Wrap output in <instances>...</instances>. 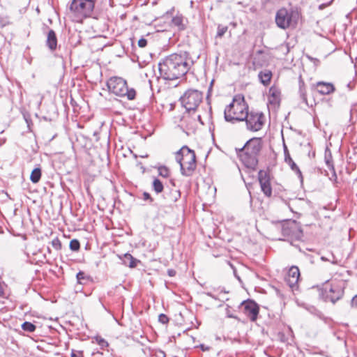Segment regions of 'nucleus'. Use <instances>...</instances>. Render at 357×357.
Here are the masks:
<instances>
[{
    "label": "nucleus",
    "mask_w": 357,
    "mask_h": 357,
    "mask_svg": "<svg viewBox=\"0 0 357 357\" xmlns=\"http://www.w3.org/2000/svg\"><path fill=\"white\" fill-rule=\"evenodd\" d=\"M187 52L172 54L158 63L160 77L165 80H176L185 75L192 66Z\"/></svg>",
    "instance_id": "1"
},
{
    "label": "nucleus",
    "mask_w": 357,
    "mask_h": 357,
    "mask_svg": "<svg viewBox=\"0 0 357 357\" xmlns=\"http://www.w3.org/2000/svg\"><path fill=\"white\" fill-rule=\"evenodd\" d=\"M261 140L260 138H252L247 142L240 150L239 156L244 165L250 168H254L257 162V155L261 149Z\"/></svg>",
    "instance_id": "2"
},
{
    "label": "nucleus",
    "mask_w": 357,
    "mask_h": 357,
    "mask_svg": "<svg viewBox=\"0 0 357 357\" xmlns=\"http://www.w3.org/2000/svg\"><path fill=\"white\" fill-rule=\"evenodd\" d=\"M176 160L180 165L181 172L185 176L192 175L196 169V155L193 150L183 146L176 152Z\"/></svg>",
    "instance_id": "3"
},
{
    "label": "nucleus",
    "mask_w": 357,
    "mask_h": 357,
    "mask_svg": "<svg viewBox=\"0 0 357 357\" xmlns=\"http://www.w3.org/2000/svg\"><path fill=\"white\" fill-rule=\"evenodd\" d=\"M97 0H72L70 12L75 20L82 22L94 14Z\"/></svg>",
    "instance_id": "4"
},
{
    "label": "nucleus",
    "mask_w": 357,
    "mask_h": 357,
    "mask_svg": "<svg viewBox=\"0 0 357 357\" xmlns=\"http://www.w3.org/2000/svg\"><path fill=\"white\" fill-rule=\"evenodd\" d=\"M248 106L243 98L241 100L234 98L233 102L225 109V119L231 123L243 121L248 117Z\"/></svg>",
    "instance_id": "5"
},
{
    "label": "nucleus",
    "mask_w": 357,
    "mask_h": 357,
    "mask_svg": "<svg viewBox=\"0 0 357 357\" xmlns=\"http://www.w3.org/2000/svg\"><path fill=\"white\" fill-rule=\"evenodd\" d=\"M109 91L119 97H126L132 100L135 98L136 91L134 89H129L127 82L119 77H112L107 82Z\"/></svg>",
    "instance_id": "6"
},
{
    "label": "nucleus",
    "mask_w": 357,
    "mask_h": 357,
    "mask_svg": "<svg viewBox=\"0 0 357 357\" xmlns=\"http://www.w3.org/2000/svg\"><path fill=\"white\" fill-rule=\"evenodd\" d=\"M299 14L297 10L282 8L276 13L275 23L280 29H286L290 26H296Z\"/></svg>",
    "instance_id": "7"
},
{
    "label": "nucleus",
    "mask_w": 357,
    "mask_h": 357,
    "mask_svg": "<svg viewBox=\"0 0 357 357\" xmlns=\"http://www.w3.org/2000/svg\"><path fill=\"white\" fill-rule=\"evenodd\" d=\"M202 99V93L195 89L187 90L180 98L181 102L187 112H195Z\"/></svg>",
    "instance_id": "8"
},
{
    "label": "nucleus",
    "mask_w": 357,
    "mask_h": 357,
    "mask_svg": "<svg viewBox=\"0 0 357 357\" xmlns=\"http://www.w3.org/2000/svg\"><path fill=\"white\" fill-rule=\"evenodd\" d=\"M202 118L201 114H196L195 112L191 114V112H186L183 116L180 126L185 128L186 132H193L197 128L199 124L204 125Z\"/></svg>",
    "instance_id": "9"
},
{
    "label": "nucleus",
    "mask_w": 357,
    "mask_h": 357,
    "mask_svg": "<svg viewBox=\"0 0 357 357\" xmlns=\"http://www.w3.org/2000/svg\"><path fill=\"white\" fill-rule=\"evenodd\" d=\"M246 126L249 130L258 131L261 130L265 122V116L261 112H248V117L245 119Z\"/></svg>",
    "instance_id": "10"
},
{
    "label": "nucleus",
    "mask_w": 357,
    "mask_h": 357,
    "mask_svg": "<svg viewBox=\"0 0 357 357\" xmlns=\"http://www.w3.org/2000/svg\"><path fill=\"white\" fill-rule=\"evenodd\" d=\"M343 282H340L339 283H331L328 291H327L328 286H326L325 290L326 291V298L332 303H335L343 295Z\"/></svg>",
    "instance_id": "11"
},
{
    "label": "nucleus",
    "mask_w": 357,
    "mask_h": 357,
    "mask_svg": "<svg viewBox=\"0 0 357 357\" xmlns=\"http://www.w3.org/2000/svg\"><path fill=\"white\" fill-rule=\"evenodd\" d=\"M258 179L262 192L266 196L271 197L272 195V188L268 173L266 171L260 170L258 174Z\"/></svg>",
    "instance_id": "12"
},
{
    "label": "nucleus",
    "mask_w": 357,
    "mask_h": 357,
    "mask_svg": "<svg viewBox=\"0 0 357 357\" xmlns=\"http://www.w3.org/2000/svg\"><path fill=\"white\" fill-rule=\"evenodd\" d=\"M242 305L244 307V313L252 321H256L259 314V306L252 301H243Z\"/></svg>",
    "instance_id": "13"
},
{
    "label": "nucleus",
    "mask_w": 357,
    "mask_h": 357,
    "mask_svg": "<svg viewBox=\"0 0 357 357\" xmlns=\"http://www.w3.org/2000/svg\"><path fill=\"white\" fill-rule=\"evenodd\" d=\"M299 277L300 271L298 268L297 266H291L289 269L284 278V280L289 287L293 289L297 287Z\"/></svg>",
    "instance_id": "14"
},
{
    "label": "nucleus",
    "mask_w": 357,
    "mask_h": 357,
    "mask_svg": "<svg viewBox=\"0 0 357 357\" xmlns=\"http://www.w3.org/2000/svg\"><path fill=\"white\" fill-rule=\"evenodd\" d=\"M284 161L286 163H287L290 168L296 174L298 177L300 178L301 182H303V175L302 173L297 166V165L294 162L292 158L290 156V154L287 150V148L286 146H284Z\"/></svg>",
    "instance_id": "15"
},
{
    "label": "nucleus",
    "mask_w": 357,
    "mask_h": 357,
    "mask_svg": "<svg viewBox=\"0 0 357 357\" xmlns=\"http://www.w3.org/2000/svg\"><path fill=\"white\" fill-rule=\"evenodd\" d=\"M317 91L321 95H328L334 91L335 88L331 83L319 82L316 84Z\"/></svg>",
    "instance_id": "16"
},
{
    "label": "nucleus",
    "mask_w": 357,
    "mask_h": 357,
    "mask_svg": "<svg viewBox=\"0 0 357 357\" xmlns=\"http://www.w3.org/2000/svg\"><path fill=\"white\" fill-rule=\"evenodd\" d=\"M46 45L48 48L53 51L57 47V38L55 32L53 30H50L47 33Z\"/></svg>",
    "instance_id": "17"
},
{
    "label": "nucleus",
    "mask_w": 357,
    "mask_h": 357,
    "mask_svg": "<svg viewBox=\"0 0 357 357\" xmlns=\"http://www.w3.org/2000/svg\"><path fill=\"white\" fill-rule=\"evenodd\" d=\"M280 91L275 87H271L268 93V102L272 105L279 104L280 100Z\"/></svg>",
    "instance_id": "18"
},
{
    "label": "nucleus",
    "mask_w": 357,
    "mask_h": 357,
    "mask_svg": "<svg viewBox=\"0 0 357 357\" xmlns=\"http://www.w3.org/2000/svg\"><path fill=\"white\" fill-rule=\"evenodd\" d=\"M258 77L260 79V82L265 86H267L270 82L272 77V73L268 70H265L264 71H261Z\"/></svg>",
    "instance_id": "19"
},
{
    "label": "nucleus",
    "mask_w": 357,
    "mask_h": 357,
    "mask_svg": "<svg viewBox=\"0 0 357 357\" xmlns=\"http://www.w3.org/2000/svg\"><path fill=\"white\" fill-rule=\"evenodd\" d=\"M124 265L129 266L130 268H134L137 266L139 261L135 259L130 254L126 253L123 255L122 259Z\"/></svg>",
    "instance_id": "20"
},
{
    "label": "nucleus",
    "mask_w": 357,
    "mask_h": 357,
    "mask_svg": "<svg viewBox=\"0 0 357 357\" xmlns=\"http://www.w3.org/2000/svg\"><path fill=\"white\" fill-rule=\"evenodd\" d=\"M298 84H299L298 93H299L300 97L301 98L303 101L307 104V96H306V89H305V83H304L301 76L299 77Z\"/></svg>",
    "instance_id": "21"
},
{
    "label": "nucleus",
    "mask_w": 357,
    "mask_h": 357,
    "mask_svg": "<svg viewBox=\"0 0 357 357\" xmlns=\"http://www.w3.org/2000/svg\"><path fill=\"white\" fill-rule=\"evenodd\" d=\"M325 162L326 163L327 167L329 168V169H331L333 172V175L330 178V179L331 181H333V180L335 181L336 178H337V176H336V174H335V173L334 172L333 165L332 161H331V153H329L328 155L327 153L326 152V154H325Z\"/></svg>",
    "instance_id": "22"
},
{
    "label": "nucleus",
    "mask_w": 357,
    "mask_h": 357,
    "mask_svg": "<svg viewBox=\"0 0 357 357\" xmlns=\"http://www.w3.org/2000/svg\"><path fill=\"white\" fill-rule=\"evenodd\" d=\"M41 177V169L40 168H35L30 176V180L33 183H37Z\"/></svg>",
    "instance_id": "23"
},
{
    "label": "nucleus",
    "mask_w": 357,
    "mask_h": 357,
    "mask_svg": "<svg viewBox=\"0 0 357 357\" xmlns=\"http://www.w3.org/2000/svg\"><path fill=\"white\" fill-rule=\"evenodd\" d=\"M183 18L181 15H176L172 20V23L178 27L179 29H184L185 26L183 24Z\"/></svg>",
    "instance_id": "24"
},
{
    "label": "nucleus",
    "mask_w": 357,
    "mask_h": 357,
    "mask_svg": "<svg viewBox=\"0 0 357 357\" xmlns=\"http://www.w3.org/2000/svg\"><path fill=\"white\" fill-rule=\"evenodd\" d=\"M153 188L154 191L158 194L162 192L164 188L162 183L158 178L153 180Z\"/></svg>",
    "instance_id": "25"
},
{
    "label": "nucleus",
    "mask_w": 357,
    "mask_h": 357,
    "mask_svg": "<svg viewBox=\"0 0 357 357\" xmlns=\"http://www.w3.org/2000/svg\"><path fill=\"white\" fill-rule=\"evenodd\" d=\"M36 328V326L31 322L25 321L22 324V328L27 332H33Z\"/></svg>",
    "instance_id": "26"
},
{
    "label": "nucleus",
    "mask_w": 357,
    "mask_h": 357,
    "mask_svg": "<svg viewBox=\"0 0 357 357\" xmlns=\"http://www.w3.org/2000/svg\"><path fill=\"white\" fill-rule=\"evenodd\" d=\"M160 176L167 178L169 176V169L165 166H160L158 169Z\"/></svg>",
    "instance_id": "27"
},
{
    "label": "nucleus",
    "mask_w": 357,
    "mask_h": 357,
    "mask_svg": "<svg viewBox=\"0 0 357 357\" xmlns=\"http://www.w3.org/2000/svg\"><path fill=\"white\" fill-rule=\"evenodd\" d=\"M69 247L73 251H78L80 248V243L78 240L73 239L70 242Z\"/></svg>",
    "instance_id": "28"
},
{
    "label": "nucleus",
    "mask_w": 357,
    "mask_h": 357,
    "mask_svg": "<svg viewBox=\"0 0 357 357\" xmlns=\"http://www.w3.org/2000/svg\"><path fill=\"white\" fill-rule=\"evenodd\" d=\"M228 27L227 26L218 25L216 37L222 38L227 31Z\"/></svg>",
    "instance_id": "29"
},
{
    "label": "nucleus",
    "mask_w": 357,
    "mask_h": 357,
    "mask_svg": "<svg viewBox=\"0 0 357 357\" xmlns=\"http://www.w3.org/2000/svg\"><path fill=\"white\" fill-rule=\"evenodd\" d=\"M181 197V193L179 190H173L171 192V201L176 202L178 199Z\"/></svg>",
    "instance_id": "30"
},
{
    "label": "nucleus",
    "mask_w": 357,
    "mask_h": 357,
    "mask_svg": "<svg viewBox=\"0 0 357 357\" xmlns=\"http://www.w3.org/2000/svg\"><path fill=\"white\" fill-rule=\"evenodd\" d=\"M158 321L165 324L169 322V318L165 314H160L158 317Z\"/></svg>",
    "instance_id": "31"
},
{
    "label": "nucleus",
    "mask_w": 357,
    "mask_h": 357,
    "mask_svg": "<svg viewBox=\"0 0 357 357\" xmlns=\"http://www.w3.org/2000/svg\"><path fill=\"white\" fill-rule=\"evenodd\" d=\"M98 344L102 347H107L108 346V343L106 340H105L103 338L101 337H97L96 338Z\"/></svg>",
    "instance_id": "32"
},
{
    "label": "nucleus",
    "mask_w": 357,
    "mask_h": 357,
    "mask_svg": "<svg viewBox=\"0 0 357 357\" xmlns=\"http://www.w3.org/2000/svg\"><path fill=\"white\" fill-rule=\"evenodd\" d=\"M52 246L56 250H60L61 248V243L58 238H55L52 241Z\"/></svg>",
    "instance_id": "33"
},
{
    "label": "nucleus",
    "mask_w": 357,
    "mask_h": 357,
    "mask_svg": "<svg viewBox=\"0 0 357 357\" xmlns=\"http://www.w3.org/2000/svg\"><path fill=\"white\" fill-rule=\"evenodd\" d=\"M71 357H84L83 352L81 351H75L73 349L71 351Z\"/></svg>",
    "instance_id": "34"
},
{
    "label": "nucleus",
    "mask_w": 357,
    "mask_h": 357,
    "mask_svg": "<svg viewBox=\"0 0 357 357\" xmlns=\"http://www.w3.org/2000/svg\"><path fill=\"white\" fill-rule=\"evenodd\" d=\"M211 112H212L211 107L210 104H208V112H206L204 113V116L206 119H210L211 118Z\"/></svg>",
    "instance_id": "35"
},
{
    "label": "nucleus",
    "mask_w": 357,
    "mask_h": 357,
    "mask_svg": "<svg viewBox=\"0 0 357 357\" xmlns=\"http://www.w3.org/2000/svg\"><path fill=\"white\" fill-rule=\"evenodd\" d=\"M146 45H147V40L145 38H142L138 40L139 47H145L146 46Z\"/></svg>",
    "instance_id": "36"
},
{
    "label": "nucleus",
    "mask_w": 357,
    "mask_h": 357,
    "mask_svg": "<svg viewBox=\"0 0 357 357\" xmlns=\"http://www.w3.org/2000/svg\"><path fill=\"white\" fill-rule=\"evenodd\" d=\"M85 278V274L84 272H82V271H79L77 274V279L78 280L79 282H81V281L82 280H84Z\"/></svg>",
    "instance_id": "37"
},
{
    "label": "nucleus",
    "mask_w": 357,
    "mask_h": 357,
    "mask_svg": "<svg viewBox=\"0 0 357 357\" xmlns=\"http://www.w3.org/2000/svg\"><path fill=\"white\" fill-rule=\"evenodd\" d=\"M143 197L144 200H150L152 201V198L151 197V195L148 192H144Z\"/></svg>",
    "instance_id": "38"
},
{
    "label": "nucleus",
    "mask_w": 357,
    "mask_h": 357,
    "mask_svg": "<svg viewBox=\"0 0 357 357\" xmlns=\"http://www.w3.org/2000/svg\"><path fill=\"white\" fill-rule=\"evenodd\" d=\"M309 59H310L311 61H314V63L315 64L318 63L319 62V59H314V58H312V57H310V56H308Z\"/></svg>",
    "instance_id": "39"
},
{
    "label": "nucleus",
    "mask_w": 357,
    "mask_h": 357,
    "mask_svg": "<svg viewBox=\"0 0 357 357\" xmlns=\"http://www.w3.org/2000/svg\"><path fill=\"white\" fill-rule=\"evenodd\" d=\"M206 295H207V296H210V297H211V298H214V299H216V298H216V296H214L213 294H212L211 292H208V293H206Z\"/></svg>",
    "instance_id": "40"
},
{
    "label": "nucleus",
    "mask_w": 357,
    "mask_h": 357,
    "mask_svg": "<svg viewBox=\"0 0 357 357\" xmlns=\"http://www.w3.org/2000/svg\"><path fill=\"white\" fill-rule=\"evenodd\" d=\"M357 298V295H355L352 298V305H354L356 304V299Z\"/></svg>",
    "instance_id": "41"
},
{
    "label": "nucleus",
    "mask_w": 357,
    "mask_h": 357,
    "mask_svg": "<svg viewBox=\"0 0 357 357\" xmlns=\"http://www.w3.org/2000/svg\"><path fill=\"white\" fill-rule=\"evenodd\" d=\"M327 6H328L327 4L322 3V4L319 5V8L320 10H321V9L324 8L325 7H326Z\"/></svg>",
    "instance_id": "42"
},
{
    "label": "nucleus",
    "mask_w": 357,
    "mask_h": 357,
    "mask_svg": "<svg viewBox=\"0 0 357 357\" xmlns=\"http://www.w3.org/2000/svg\"><path fill=\"white\" fill-rule=\"evenodd\" d=\"M201 348L203 351H205V350H207L208 348H205L203 344L201 345Z\"/></svg>",
    "instance_id": "43"
},
{
    "label": "nucleus",
    "mask_w": 357,
    "mask_h": 357,
    "mask_svg": "<svg viewBox=\"0 0 357 357\" xmlns=\"http://www.w3.org/2000/svg\"><path fill=\"white\" fill-rule=\"evenodd\" d=\"M351 83H349V84H347V87H349L350 89H352V86H351Z\"/></svg>",
    "instance_id": "44"
},
{
    "label": "nucleus",
    "mask_w": 357,
    "mask_h": 357,
    "mask_svg": "<svg viewBox=\"0 0 357 357\" xmlns=\"http://www.w3.org/2000/svg\"><path fill=\"white\" fill-rule=\"evenodd\" d=\"M321 259L322 260H328L327 259H326L324 257H321Z\"/></svg>",
    "instance_id": "45"
},
{
    "label": "nucleus",
    "mask_w": 357,
    "mask_h": 357,
    "mask_svg": "<svg viewBox=\"0 0 357 357\" xmlns=\"http://www.w3.org/2000/svg\"><path fill=\"white\" fill-rule=\"evenodd\" d=\"M169 275H172V271H169Z\"/></svg>",
    "instance_id": "46"
},
{
    "label": "nucleus",
    "mask_w": 357,
    "mask_h": 357,
    "mask_svg": "<svg viewBox=\"0 0 357 357\" xmlns=\"http://www.w3.org/2000/svg\"><path fill=\"white\" fill-rule=\"evenodd\" d=\"M332 262H333V264H336V263H337V261H334V260H333V261H332Z\"/></svg>",
    "instance_id": "47"
},
{
    "label": "nucleus",
    "mask_w": 357,
    "mask_h": 357,
    "mask_svg": "<svg viewBox=\"0 0 357 357\" xmlns=\"http://www.w3.org/2000/svg\"><path fill=\"white\" fill-rule=\"evenodd\" d=\"M256 63H257L256 58H255L254 63L256 64Z\"/></svg>",
    "instance_id": "48"
},
{
    "label": "nucleus",
    "mask_w": 357,
    "mask_h": 357,
    "mask_svg": "<svg viewBox=\"0 0 357 357\" xmlns=\"http://www.w3.org/2000/svg\"><path fill=\"white\" fill-rule=\"evenodd\" d=\"M356 66H357V64H356V63H354V67L356 68Z\"/></svg>",
    "instance_id": "49"
}]
</instances>
